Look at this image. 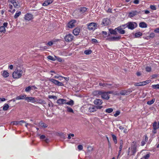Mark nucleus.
Returning <instances> with one entry per match:
<instances>
[{"mask_svg":"<svg viewBox=\"0 0 159 159\" xmlns=\"http://www.w3.org/2000/svg\"><path fill=\"white\" fill-rule=\"evenodd\" d=\"M152 87L153 89H159V84L152 85Z\"/></svg>","mask_w":159,"mask_h":159,"instance_id":"obj_37","label":"nucleus"},{"mask_svg":"<svg viewBox=\"0 0 159 159\" xmlns=\"http://www.w3.org/2000/svg\"><path fill=\"white\" fill-rule=\"evenodd\" d=\"M26 95H21L17 96L16 98V100H21L25 98H25L26 97Z\"/></svg>","mask_w":159,"mask_h":159,"instance_id":"obj_26","label":"nucleus"},{"mask_svg":"<svg viewBox=\"0 0 159 159\" xmlns=\"http://www.w3.org/2000/svg\"><path fill=\"white\" fill-rule=\"evenodd\" d=\"M115 30L118 31L119 33L121 34H124L125 33V31L124 30H123L121 28V26L118 27L115 29Z\"/></svg>","mask_w":159,"mask_h":159,"instance_id":"obj_22","label":"nucleus"},{"mask_svg":"<svg viewBox=\"0 0 159 159\" xmlns=\"http://www.w3.org/2000/svg\"><path fill=\"white\" fill-rule=\"evenodd\" d=\"M66 100L64 99L60 98L57 101V103L59 105H62L66 104Z\"/></svg>","mask_w":159,"mask_h":159,"instance_id":"obj_14","label":"nucleus"},{"mask_svg":"<svg viewBox=\"0 0 159 159\" xmlns=\"http://www.w3.org/2000/svg\"><path fill=\"white\" fill-rule=\"evenodd\" d=\"M80 31V28L79 27H77L75 28L73 31V33L75 35H79Z\"/></svg>","mask_w":159,"mask_h":159,"instance_id":"obj_16","label":"nucleus"},{"mask_svg":"<svg viewBox=\"0 0 159 159\" xmlns=\"http://www.w3.org/2000/svg\"><path fill=\"white\" fill-rule=\"evenodd\" d=\"M153 129V130H157L159 128V121L158 122V124H157V123L156 121H154L152 125Z\"/></svg>","mask_w":159,"mask_h":159,"instance_id":"obj_21","label":"nucleus"},{"mask_svg":"<svg viewBox=\"0 0 159 159\" xmlns=\"http://www.w3.org/2000/svg\"><path fill=\"white\" fill-rule=\"evenodd\" d=\"M154 32L156 33H159V28H156L154 31Z\"/></svg>","mask_w":159,"mask_h":159,"instance_id":"obj_59","label":"nucleus"},{"mask_svg":"<svg viewBox=\"0 0 159 159\" xmlns=\"http://www.w3.org/2000/svg\"><path fill=\"white\" fill-rule=\"evenodd\" d=\"M6 32V29L4 26H1L0 27V32L5 33Z\"/></svg>","mask_w":159,"mask_h":159,"instance_id":"obj_39","label":"nucleus"},{"mask_svg":"<svg viewBox=\"0 0 159 159\" xmlns=\"http://www.w3.org/2000/svg\"><path fill=\"white\" fill-rule=\"evenodd\" d=\"M102 101L100 99L96 98L94 101V103L96 105L99 106L102 104Z\"/></svg>","mask_w":159,"mask_h":159,"instance_id":"obj_18","label":"nucleus"},{"mask_svg":"<svg viewBox=\"0 0 159 159\" xmlns=\"http://www.w3.org/2000/svg\"><path fill=\"white\" fill-rule=\"evenodd\" d=\"M92 52V50L90 49L86 50L84 51V53L86 55H89Z\"/></svg>","mask_w":159,"mask_h":159,"instance_id":"obj_34","label":"nucleus"},{"mask_svg":"<svg viewBox=\"0 0 159 159\" xmlns=\"http://www.w3.org/2000/svg\"><path fill=\"white\" fill-rule=\"evenodd\" d=\"M76 22V20H73L69 22L67 24V26L69 28H72L75 26V24Z\"/></svg>","mask_w":159,"mask_h":159,"instance_id":"obj_13","label":"nucleus"},{"mask_svg":"<svg viewBox=\"0 0 159 159\" xmlns=\"http://www.w3.org/2000/svg\"><path fill=\"white\" fill-rule=\"evenodd\" d=\"M145 69L147 71L149 72L151 71V67L148 66L146 67Z\"/></svg>","mask_w":159,"mask_h":159,"instance_id":"obj_49","label":"nucleus"},{"mask_svg":"<svg viewBox=\"0 0 159 159\" xmlns=\"http://www.w3.org/2000/svg\"><path fill=\"white\" fill-rule=\"evenodd\" d=\"M53 0H47L44 1L42 4L43 6H46L51 4L53 2Z\"/></svg>","mask_w":159,"mask_h":159,"instance_id":"obj_20","label":"nucleus"},{"mask_svg":"<svg viewBox=\"0 0 159 159\" xmlns=\"http://www.w3.org/2000/svg\"><path fill=\"white\" fill-rule=\"evenodd\" d=\"M96 108L95 107L93 106H90L89 108L88 111H89L92 112H94L96 111Z\"/></svg>","mask_w":159,"mask_h":159,"instance_id":"obj_25","label":"nucleus"},{"mask_svg":"<svg viewBox=\"0 0 159 159\" xmlns=\"http://www.w3.org/2000/svg\"><path fill=\"white\" fill-rule=\"evenodd\" d=\"M146 141L145 140H143L141 142V146H143L146 144Z\"/></svg>","mask_w":159,"mask_h":159,"instance_id":"obj_58","label":"nucleus"},{"mask_svg":"<svg viewBox=\"0 0 159 159\" xmlns=\"http://www.w3.org/2000/svg\"><path fill=\"white\" fill-rule=\"evenodd\" d=\"M134 144H131V147H129L127 151V154L129 156L134 155V156L136 152L137 151V145L134 143V142H133V143Z\"/></svg>","mask_w":159,"mask_h":159,"instance_id":"obj_1","label":"nucleus"},{"mask_svg":"<svg viewBox=\"0 0 159 159\" xmlns=\"http://www.w3.org/2000/svg\"><path fill=\"white\" fill-rule=\"evenodd\" d=\"M120 111H116V113L114 114V116L115 117H117L120 114Z\"/></svg>","mask_w":159,"mask_h":159,"instance_id":"obj_47","label":"nucleus"},{"mask_svg":"<svg viewBox=\"0 0 159 159\" xmlns=\"http://www.w3.org/2000/svg\"><path fill=\"white\" fill-rule=\"evenodd\" d=\"M48 58L49 59L51 60H52V61H54L55 60V59H54L53 57L52 56H48Z\"/></svg>","mask_w":159,"mask_h":159,"instance_id":"obj_54","label":"nucleus"},{"mask_svg":"<svg viewBox=\"0 0 159 159\" xmlns=\"http://www.w3.org/2000/svg\"><path fill=\"white\" fill-rule=\"evenodd\" d=\"M110 23L111 21L109 19L107 18H106L103 20L102 25L104 26H106L110 24Z\"/></svg>","mask_w":159,"mask_h":159,"instance_id":"obj_12","label":"nucleus"},{"mask_svg":"<svg viewBox=\"0 0 159 159\" xmlns=\"http://www.w3.org/2000/svg\"><path fill=\"white\" fill-rule=\"evenodd\" d=\"M88 29L90 30H94L97 29L98 27V24L95 22H91L87 24Z\"/></svg>","mask_w":159,"mask_h":159,"instance_id":"obj_5","label":"nucleus"},{"mask_svg":"<svg viewBox=\"0 0 159 159\" xmlns=\"http://www.w3.org/2000/svg\"><path fill=\"white\" fill-rule=\"evenodd\" d=\"M53 44V43L52 41H49L47 43V45L49 46H51Z\"/></svg>","mask_w":159,"mask_h":159,"instance_id":"obj_56","label":"nucleus"},{"mask_svg":"<svg viewBox=\"0 0 159 159\" xmlns=\"http://www.w3.org/2000/svg\"><path fill=\"white\" fill-rule=\"evenodd\" d=\"M48 98L50 99H57V97L55 96L49 95L48 96Z\"/></svg>","mask_w":159,"mask_h":159,"instance_id":"obj_43","label":"nucleus"},{"mask_svg":"<svg viewBox=\"0 0 159 159\" xmlns=\"http://www.w3.org/2000/svg\"><path fill=\"white\" fill-rule=\"evenodd\" d=\"M78 148L79 150H81L83 149V147L82 145L80 144L78 146Z\"/></svg>","mask_w":159,"mask_h":159,"instance_id":"obj_50","label":"nucleus"},{"mask_svg":"<svg viewBox=\"0 0 159 159\" xmlns=\"http://www.w3.org/2000/svg\"><path fill=\"white\" fill-rule=\"evenodd\" d=\"M52 102H51V101L50 100H49V102H48V106L49 107H51V106L52 105Z\"/></svg>","mask_w":159,"mask_h":159,"instance_id":"obj_60","label":"nucleus"},{"mask_svg":"<svg viewBox=\"0 0 159 159\" xmlns=\"http://www.w3.org/2000/svg\"><path fill=\"white\" fill-rule=\"evenodd\" d=\"M66 108H67V111L70 112H71V113L74 112L73 110L71 108H70L69 107H67Z\"/></svg>","mask_w":159,"mask_h":159,"instance_id":"obj_40","label":"nucleus"},{"mask_svg":"<svg viewBox=\"0 0 159 159\" xmlns=\"http://www.w3.org/2000/svg\"><path fill=\"white\" fill-rule=\"evenodd\" d=\"M48 80L55 85H57V86H63L64 85L63 83L60 82L54 79H49Z\"/></svg>","mask_w":159,"mask_h":159,"instance_id":"obj_6","label":"nucleus"},{"mask_svg":"<svg viewBox=\"0 0 159 159\" xmlns=\"http://www.w3.org/2000/svg\"><path fill=\"white\" fill-rule=\"evenodd\" d=\"M25 100L27 102H31L32 103H35L36 102L37 98L35 97H27L25 98Z\"/></svg>","mask_w":159,"mask_h":159,"instance_id":"obj_8","label":"nucleus"},{"mask_svg":"<svg viewBox=\"0 0 159 159\" xmlns=\"http://www.w3.org/2000/svg\"><path fill=\"white\" fill-rule=\"evenodd\" d=\"M9 74L7 70H4L2 74V76L5 78L9 76Z\"/></svg>","mask_w":159,"mask_h":159,"instance_id":"obj_27","label":"nucleus"},{"mask_svg":"<svg viewBox=\"0 0 159 159\" xmlns=\"http://www.w3.org/2000/svg\"><path fill=\"white\" fill-rule=\"evenodd\" d=\"M40 139H43L45 138V136L44 135H42L40 136Z\"/></svg>","mask_w":159,"mask_h":159,"instance_id":"obj_64","label":"nucleus"},{"mask_svg":"<svg viewBox=\"0 0 159 159\" xmlns=\"http://www.w3.org/2000/svg\"><path fill=\"white\" fill-rule=\"evenodd\" d=\"M140 13L139 11H134L130 12L129 14V16L130 18L133 17L138 14Z\"/></svg>","mask_w":159,"mask_h":159,"instance_id":"obj_10","label":"nucleus"},{"mask_svg":"<svg viewBox=\"0 0 159 159\" xmlns=\"http://www.w3.org/2000/svg\"><path fill=\"white\" fill-rule=\"evenodd\" d=\"M111 93V91L106 92L102 90L101 95V98L103 99L108 100L110 98L109 94Z\"/></svg>","mask_w":159,"mask_h":159,"instance_id":"obj_2","label":"nucleus"},{"mask_svg":"<svg viewBox=\"0 0 159 159\" xmlns=\"http://www.w3.org/2000/svg\"><path fill=\"white\" fill-rule=\"evenodd\" d=\"M21 14V12L20 11H19L18 12H16L14 16V18H17Z\"/></svg>","mask_w":159,"mask_h":159,"instance_id":"obj_33","label":"nucleus"},{"mask_svg":"<svg viewBox=\"0 0 159 159\" xmlns=\"http://www.w3.org/2000/svg\"><path fill=\"white\" fill-rule=\"evenodd\" d=\"M7 25L8 23L7 22H4L3 24V26H4V27L5 28V27H6L7 26Z\"/></svg>","mask_w":159,"mask_h":159,"instance_id":"obj_62","label":"nucleus"},{"mask_svg":"<svg viewBox=\"0 0 159 159\" xmlns=\"http://www.w3.org/2000/svg\"><path fill=\"white\" fill-rule=\"evenodd\" d=\"M150 156V155L149 153H148L146 155L144 156L143 158L144 159H148Z\"/></svg>","mask_w":159,"mask_h":159,"instance_id":"obj_46","label":"nucleus"},{"mask_svg":"<svg viewBox=\"0 0 159 159\" xmlns=\"http://www.w3.org/2000/svg\"><path fill=\"white\" fill-rule=\"evenodd\" d=\"M92 43H98V41L97 40L95 39H92Z\"/></svg>","mask_w":159,"mask_h":159,"instance_id":"obj_53","label":"nucleus"},{"mask_svg":"<svg viewBox=\"0 0 159 159\" xmlns=\"http://www.w3.org/2000/svg\"><path fill=\"white\" fill-rule=\"evenodd\" d=\"M73 38V36L72 34H69L65 36L64 39L66 42H70L72 41Z\"/></svg>","mask_w":159,"mask_h":159,"instance_id":"obj_7","label":"nucleus"},{"mask_svg":"<svg viewBox=\"0 0 159 159\" xmlns=\"http://www.w3.org/2000/svg\"><path fill=\"white\" fill-rule=\"evenodd\" d=\"M121 38V36L117 37H111L107 38V39L110 41H114L119 40Z\"/></svg>","mask_w":159,"mask_h":159,"instance_id":"obj_11","label":"nucleus"},{"mask_svg":"<svg viewBox=\"0 0 159 159\" xmlns=\"http://www.w3.org/2000/svg\"><path fill=\"white\" fill-rule=\"evenodd\" d=\"M60 77H63V76H61V75H59V76H54L53 77V78L54 79H58V78H59Z\"/></svg>","mask_w":159,"mask_h":159,"instance_id":"obj_61","label":"nucleus"},{"mask_svg":"<svg viewBox=\"0 0 159 159\" xmlns=\"http://www.w3.org/2000/svg\"><path fill=\"white\" fill-rule=\"evenodd\" d=\"M13 123V125H17L19 124V121H14L12 122Z\"/></svg>","mask_w":159,"mask_h":159,"instance_id":"obj_55","label":"nucleus"},{"mask_svg":"<svg viewBox=\"0 0 159 159\" xmlns=\"http://www.w3.org/2000/svg\"><path fill=\"white\" fill-rule=\"evenodd\" d=\"M143 35L142 33L141 32H139L136 33L135 34L134 36L135 38H139L142 36Z\"/></svg>","mask_w":159,"mask_h":159,"instance_id":"obj_28","label":"nucleus"},{"mask_svg":"<svg viewBox=\"0 0 159 159\" xmlns=\"http://www.w3.org/2000/svg\"><path fill=\"white\" fill-rule=\"evenodd\" d=\"M139 26L141 28H145L147 27V25L146 23L142 22L139 23Z\"/></svg>","mask_w":159,"mask_h":159,"instance_id":"obj_24","label":"nucleus"},{"mask_svg":"<svg viewBox=\"0 0 159 159\" xmlns=\"http://www.w3.org/2000/svg\"><path fill=\"white\" fill-rule=\"evenodd\" d=\"M88 9V8L85 7H80L78 9V10L79 12L80 13L83 14L86 12Z\"/></svg>","mask_w":159,"mask_h":159,"instance_id":"obj_17","label":"nucleus"},{"mask_svg":"<svg viewBox=\"0 0 159 159\" xmlns=\"http://www.w3.org/2000/svg\"><path fill=\"white\" fill-rule=\"evenodd\" d=\"M127 91V94L128 95L132 92V90L131 89H129L127 90H126Z\"/></svg>","mask_w":159,"mask_h":159,"instance_id":"obj_52","label":"nucleus"},{"mask_svg":"<svg viewBox=\"0 0 159 159\" xmlns=\"http://www.w3.org/2000/svg\"><path fill=\"white\" fill-rule=\"evenodd\" d=\"M126 27L128 29L133 30L138 26L137 24L135 22H129L126 24Z\"/></svg>","mask_w":159,"mask_h":159,"instance_id":"obj_4","label":"nucleus"},{"mask_svg":"<svg viewBox=\"0 0 159 159\" xmlns=\"http://www.w3.org/2000/svg\"><path fill=\"white\" fill-rule=\"evenodd\" d=\"M143 84L141 82L135 83L134 84V85L136 86H143Z\"/></svg>","mask_w":159,"mask_h":159,"instance_id":"obj_44","label":"nucleus"},{"mask_svg":"<svg viewBox=\"0 0 159 159\" xmlns=\"http://www.w3.org/2000/svg\"><path fill=\"white\" fill-rule=\"evenodd\" d=\"M113 111V109L112 108H108L105 110V112L108 113H111Z\"/></svg>","mask_w":159,"mask_h":159,"instance_id":"obj_32","label":"nucleus"},{"mask_svg":"<svg viewBox=\"0 0 159 159\" xmlns=\"http://www.w3.org/2000/svg\"><path fill=\"white\" fill-rule=\"evenodd\" d=\"M31 86H29L28 87H26L25 89V91L26 92H29V91H30L31 90Z\"/></svg>","mask_w":159,"mask_h":159,"instance_id":"obj_42","label":"nucleus"},{"mask_svg":"<svg viewBox=\"0 0 159 159\" xmlns=\"http://www.w3.org/2000/svg\"><path fill=\"white\" fill-rule=\"evenodd\" d=\"M8 2L12 4L14 7L15 8L17 7L18 5L16 0H8Z\"/></svg>","mask_w":159,"mask_h":159,"instance_id":"obj_23","label":"nucleus"},{"mask_svg":"<svg viewBox=\"0 0 159 159\" xmlns=\"http://www.w3.org/2000/svg\"><path fill=\"white\" fill-rule=\"evenodd\" d=\"M151 81V80H147L145 81H143L141 82L143 84V86L144 85L148 84Z\"/></svg>","mask_w":159,"mask_h":159,"instance_id":"obj_38","label":"nucleus"},{"mask_svg":"<svg viewBox=\"0 0 159 159\" xmlns=\"http://www.w3.org/2000/svg\"><path fill=\"white\" fill-rule=\"evenodd\" d=\"M33 19V16L32 14L27 13L25 15L24 19L27 21L31 20Z\"/></svg>","mask_w":159,"mask_h":159,"instance_id":"obj_9","label":"nucleus"},{"mask_svg":"<svg viewBox=\"0 0 159 159\" xmlns=\"http://www.w3.org/2000/svg\"><path fill=\"white\" fill-rule=\"evenodd\" d=\"M116 31H117L116 30H115V29L114 30H111L110 31V32L111 34L116 35L117 34L116 32Z\"/></svg>","mask_w":159,"mask_h":159,"instance_id":"obj_41","label":"nucleus"},{"mask_svg":"<svg viewBox=\"0 0 159 159\" xmlns=\"http://www.w3.org/2000/svg\"><path fill=\"white\" fill-rule=\"evenodd\" d=\"M22 73L21 70H15L13 73L12 76L15 79L19 78L21 76Z\"/></svg>","mask_w":159,"mask_h":159,"instance_id":"obj_3","label":"nucleus"},{"mask_svg":"<svg viewBox=\"0 0 159 159\" xmlns=\"http://www.w3.org/2000/svg\"><path fill=\"white\" fill-rule=\"evenodd\" d=\"M40 126L44 128H47L48 126V125L47 124L43 123H41L40 124Z\"/></svg>","mask_w":159,"mask_h":159,"instance_id":"obj_45","label":"nucleus"},{"mask_svg":"<svg viewBox=\"0 0 159 159\" xmlns=\"http://www.w3.org/2000/svg\"><path fill=\"white\" fill-rule=\"evenodd\" d=\"M155 101V99L153 98L151 100L148 101L147 102V104L148 105H150L152 104H153Z\"/></svg>","mask_w":159,"mask_h":159,"instance_id":"obj_30","label":"nucleus"},{"mask_svg":"<svg viewBox=\"0 0 159 159\" xmlns=\"http://www.w3.org/2000/svg\"><path fill=\"white\" fill-rule=\"evenodd\" d=\"M111 136L112 137L113 140L114 142V143L115 144H116L117 143V139L115 135L114 134H111Z\"/></svg>","mask_w":159,"mask_h":159,"instance_id":"obj_29","label":"nucleus"},{"mask_svg":"<svg viewBox=\"0 0 159 159\" xmlns=\"http://www.w3.org/2000/svg\"><path fill=\"white\" fill-rule=\"evenodd\" d=\"M15 11V9H13L12 11L11 10H9L8 11L9 12H11L13 14L14 13Z\"/></svg>","mask_w":159,"mask_h":159,"instance_id":"obj_63","label":"nucleus"},{"mask_svg":"<svg viewBox=\"0 0 159 159\" xmlns=\"http://www.w3.org/2000/svg\"><path fill=\"white\" fill-rule=\"evenodd\" d=\"M99 85L100 87H105L107 88H110V86H112V84H110L104 83L100 82L99 83Z\"/></svg>","mask_w":159,"mask_h":159,"instance_id":"obj_15","label":"nucleus"},{"mask_svg":"<svg viewBox=\"0 0 159 159\" xmlns=\"http://www.w3.org/2000/svg\"><path fill=\"white\" fill-rule=\"evenodd\" d=\"M155 34L153 33H152L150 34L149 37H150L151 38H153L155 37Z\"/></svg>","mask_w":159,"mask_h":159,"instance_id":"obj_51","label":"nucleus"},{"mask_svg":"<svg viewBox=\"0 0 159 159\" xmlns=\"http://www.w3.org/2000/svg\"><path fill=\"white\" fill-rule=\"evenodd\" d=\"M66 104L72 106L74 104V102L73 100H70V101H69L68 102H66Z\"/></svg>","mask_w":159,"mask_h":159,"instance_id":"obj_36","label":"nucleus"},{"mask_svg":"<svg viewBox=\"0 0 159 159\" xmlns=\"http://www.w3.org/2000/svg\"><path fill=\"white\" fill-rule=\"evenodd\" d=\"M120 94L121 95H128L127 93V91H126V90H122V91H121L120 92Z\"/></svg>","mask_w":159,"mask_h":159,"instance_id":"obj_35","label":"nucleus"},{"mask_svg":"<svg viewBox=\"0 0 159 159\" xmlns=\"http://www.w3.org/2000/svg\"><path fill=\"white\" fill-rule=\"evenodd\" d=\"M9 108V106L8 105L7 103H5L3 107V109L4 111H7Z\"/></svg>","mask_w":159,"mask_h":159,"instance_id":"obj_31","label":"nucleus"},{"mask_svg":"<svg viewBox=\"0 0 159 159\" xmlns=\"http://www.w3.org/2000/svg\"><path fill=\"white\" fill-rule=\"evenodd\" d=\"M102 90H96L93 92V95L94 96L98 97L101 95Z\"/></svg>","mask_w":159,"mask_h":159,"instance_id":"obj_19","label":"nucleus"},{"mask_svg":"<svg viewBox=\"0 0 159 159\" xmlns=\"http://www.w3.org/2000/svg\"><path fill=\"white\" fill-rule=\"evenodd\" d=\"M150 8L153 10H155L156 9V6L154 5H151L150 6Z\"/></svg>","mask_w":159,"mask_h":159,"instance_id":"obj_48","label":"nucleus"},{"mask_svg":"<svg viewBox=\"0 0 159 159\" xmlns=\"http://www.w3.org/2000/svg\"><path fill=\"white\" fill-rule=\"evenodd\" d=\"M133 3L136 4H138L139 3V0H134Z\"/></svg>","mask_w":159,"mask_h":159,"instance_id":"obj_57","label":"nucleus"}]
</instances>
